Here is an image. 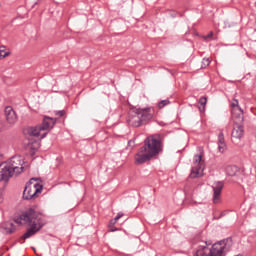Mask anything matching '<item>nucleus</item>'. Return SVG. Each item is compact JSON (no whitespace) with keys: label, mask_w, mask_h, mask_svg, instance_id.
I'll use <instances>...</instances> for the list:
<instances>
[{"label":"nucleus","mask_w":256,"mask_h":256,"mask_svg":"<svg viewBox=\"0 0 256 256\" xmlns=\"http://www.w3.org/2000/svg\"><path fill=\"white\" fill-rule=\"evenodd\" d=\"M153 157L145 151H141L139 148L138 153L134 156V161L136 165H143V163H147V161H151Z\"/></svg>","instance_id":"12"},{"label":"nucleus","mask_w":256,"mask_h":256,"mask_svg":"<svg viewBox=\"0 0 256 256\" xmlns=\"http://www.w3.org/2000/svg\"><path fill=\"white\" fill-rule=\"evenodd\" d=\"M244 133H245V129L243 128V125H239V124L234 125L232 134H231L232 143H235V144L239 143L241 139H243Z\"/></svg>","instance_id":"9"},{"label":"nucleus","mask_w":256,"mask_h":256,"mask_svg":"<svg viewBox=\"0 0 256 256\" xmlns=\"http://www.w3.org/2000/svg\"><path fill=\"white\" fill-rule=\"evenodd\" d=\"M204 39H213V31L209 32L206 36H204Z\"/></svg>","instance_id":"24"},{"label":"nucleus","mask_w":256,"mask_h":256,"mask_svg":"<svg viewBox=\"0 0 256 256\" xmlns=\"http://www.w3.org/2000/svg\"><path fill=\"white\" fill-rule=\"evenodd\" d=\"M14 223L17 225H27L29 228L19 238V243L23 245L26 239H31L33 235H37L42 227H45V218L43 214L33 208L22 212L19 216L14 218Z\"/></svg>","instance_id":"1"},{"label":"nucleus","mask_w":256,"mask_h":256,"mask_svg":"<svg viewBox=\"0 0 256 256\" xmlns=\"http://www.w3.org/2000/svg\"><path fill=\"white\" fill-rule=\"evenodd\" d=\"M226 173L230 177H235V175H237V173H239V168L237 166H233V165L227 166Z\"/></svg>","instance_id":"16"},{"label":"nucleus","mask_w":256,"mask_h":256,"mask_svg":"<svg viewBox=\"0 0 256 256\" xmlns=\"http://www.w3.org/2000/svg\"><path fill=\"white\" fill-rule=\"evenodd\" d=\"M47 137V132H44L42 135H40V139H45Z\"/></svg>","instance_id":"28"},{"label":"nucleus","mask_w":256,"mask_h":256,"mask_svg":"<svg viewBox=\"0 0 256 256\" xmlns=\"http://www.w3.org/2000/svg\"><path fill=\"white\" fill-rule=\"evenodd\" d=\"M204 169L205 162L203 161V157L199 154L195 155L193 158V166L190 172L191 179H197V177H201V172Z\"/></svg>","instance_id":"6"},{"label":"nucleus","mask_w":256,"mask_h":256,"mask_svg":"<svg viewBox=\"0 0 256 256\" xmlns=\"http://www.w3.org/2000/svg\"><path fill=\"white\" fill-rule=\"evenodd\" d=\"M170 104H171V101H169V99L161 100L160 102H158V108L164 109V107H167V105H170Z\"/></svg>","instance_id":"21"},{"label":"nucleus","mask_w":256,"mask_h":256,"mask_svg":"<svg viewBox=\"0 0 256 256\" xmlns=\"http://www.w3.org/2000/svg\"><path fill=\"white\" fill-rule=\"evenodd\" d=\"M8 228H7V233H9L10 235L15 233V231L17 230V227L15 226V224H13V222L8 223Z\"/></svg>","instance_id":"22"},{"label":"nucleus","mask_w":256,"mask_h":256,"mask_svg":"<svg viewBox=\"0 0 256 256\" xmlns=\"http://www.w3.org/2000/svg\"><path fill=\"white\" fill-rule=\"evenodd\" d=\"M43 191V185L37 178H31L25 185L22 198L25 201H33L41 195Z\"/></svg>","instance_id":"3"},{"label":"nucleus","mask_w":256,"mask_h":256,"mask_svg":"<svg viewBox=\"0 0 256 256\" xmlns=\"http://www.w3.org/2000/svg\"><path fill=\"white\" fill-rule=\"evenodd\" d=\"M218 151L219 153H225V151H227V144L225 143V135L223 132L218 134Z\"/></svg>","instance_id":"15"},{"label":"nucleus","mask_w":256,"mask_h":256,"mask_svg":"<svg viewBox=\"0 0 256 256\" xmlns=\"http://www.w3.org/2000/svg\"><path fill=\"white\" fill-rule=\"evenodd\" d=\"M209 65H211V59L203 58L202 59L201 69H207V67H209Z\"/></svg>","instance_id":"20"},{"label":"nucleus","mask_w":256,"mask_h":256,"mask_svg":"<svg viewBox=\"0 0 256 256\" xmlns=\"http://www.w3.org/2000/svg\"><path fill=\"white\" fill-rule=\"evenodd\" d=\"M123 213L122 212H119L117 215H116V217L114 218L115 219V221H119V219H121V217H123Z\"/></svg>","instance_id":"27"},{"label":"nucleus","mask_w":256,"mask_h":256,"mask_svg":"<svg viewBox=\"0 0 256 256\" xmlns=\"http://www.w3.org/2000/svg\"><path fill=\"white\" fill-rule=\"evenodd\" d=\"M54 114L56 117H65V110L55 111Z\"/></svg>","instance_id":"23"},{"label":"nucleus","mask_w":256,"mask_h":256,"mask_svg":"<svg viewBox=\"0 0 256 256\" xmlns=\"http://www.w3.org/2000/svg\"><path fill=\"white\" fill-rule=\"evenodd\" d=\"M110 231H111V233H113V232L117 231V228L112 226V227H110Z\"/></svg>","instance_id":"29"},{"label":"nucleus","mask_w":256,"mask_h":256,"mask_svg":"<svg viewBox=\"0 0 256 256\" xmlns=\"http://www.w3.org/2000/svg\"><path fill=\"white\" fill-rule=\"evenodd\" d=\"M116 224H117V220H115V218H114V219L110 220L109 227H114Z\"/></svg>","instance_id":"26"},{"label":"nucleus","mask_w":256,"mask_h":256,"mask_svg":"<svg viewBox=\"0 0 256 256\" xmlns=\"http://www.w3.org/2000/svg\"><path fill=\"white\" fill-rule=\"evenodd\" d=\"M9 55H11L9 49H7L6 46H0V59H5V57H9Z\"/></svg>","instance_id":"18"},{"label":"nucleus","mask_w":256,"mask_h":256,"mask_svg":"<svg viewBox=\"0 0 256 256\" xmlns=\"http://www.w3.org/2000/svg\"><path fill=\"white\" fill-rule=\"evenodd\" d=\"M199 103L202 107V108L201 107L199 108L200 111H205V105H207V97H205V96L200 97Z\"/></svg>","instance_id":"19"},{"label":"nucleus","mask_w":256,"mask_h":256,"mask_svg":"<svg viewBox=\"0 0 256 256\" xmlns=\"http://www.w3.org/2000/svg\"><path fill=\"white\" fill-rule=\"evenodd\" d=\"M231 107H232V114L235 113L236 109L239 111V113L241 115H243V109H241L239 107V100L237 99H233L232 102H231Z\"/></svg>","instance_id":"17"},{"label":"nucleus","mask_w":256,"mask_h":256,"mask_svg":"<svg viewBox=\"0 0 256 256\" xmlns=\"http://www.w3.org/2000/svg\"><path fill=\"white\" fill-rule=\"evenodd\" d=\"M227 255V240H221L214 243L209 252V256H226Z\"/></svg>","instance_id":"7"},{"label":"nucleus","mask_w":256,"mask_h":256,"mask_svg":"<svg viewBox=\"0 0 256 256\" xmlns=\"http://www.w3.org/2000/svg\"><path fill=\"white\" fill-rule=\"evenodd\" d=\"M56 123L57 118L44 116L41 125L28 128V135H30L31 137H39V135H41V131H51V129L55 127Z\"/></svg>","instance_id":"5"},{"label":"nucleus","mask_w":256,"mask_h":256,"mask_svg":"<svg viewBox=\"0 0 256 256\" xmlns=\"http://www.w3.org/2000/svg\"><path fill=\"white\" fill-rule=\"evenodd\" d=\"M223 187H225V182L217 181L213 184V203H221V193L223 191Z\"/></svg>","instance_id":"8"},{"label":"nucleus","mask_w":256,"mask_h":256,"mask_svg":"<svg viewBox=\"0 0 256 256\" xmlns=\"http://www.w3.org/2000/svg\"><path fill=\"white\" fill-rule=\"evenodd\" d=\"M5 116H6V121L10 125H13L17 121V113L15 110H13V107L11 106H6L5 107Z\"/></svg>","instance_id":"14"},{"label":"nucleus","mask_w":256,"mask_h":256,"mask_svg":"<svg viewBox=\"0 0 256 256\" xmlns=\"http://www.w3.org/2000/svg\"><path fill=\"white\" fill-rule=\"evenodd\" d=\"M209 253V243L202 241L199 242V245L195 248L194 256H209Z\"/></svg>","instance_id":"13"},{"label":"nucleus","mask_w":256,"mask_h":256,"mask_svg":"<svg viewBox=\"0 0 256 256\" xmlns=\"http://www.w3.org/2000/svg\"><path fill=\"white\" fill-rule=\"evenodd\" d=\"M223 215H225L223 212L220 215H217V212L214 213V219L218 220L221 219V217H223Z\"/></svg>","instance_id":"25"},{"label":"nucleus","mask_w":256,"mask_h":256,"mask_svg":"<svg viewBox=\"0 0 256 256\" xmlns=\"http://www.w3.org/2000/svg\"><path fill=\"white\" fill-rule=\"evenodd\" d=\"M128 123L132 127H141V125H143V120H141V116H139L137 109L129 112Z\"/></svg>","instance_id":"11"},{"label":"nucleus","mask_w":256,"mask_h":256,"mask_svg":"<svg viewBox=\"0 0 256 256\" xmlns=\"http://www.w3.org/2000/svg\"><path fill=\"white\" fill-rule=\"evenodd\" d=\"M141 151H145L150 157H157L160 151H163V143L159 135L149 136L144 141Z\"/></svg>","instance_id":"4"},{"label":"nucleus","mask_w":256,"mask_h":256,"mask_svg":"<svg viewBox=\"0 0 256 256\" xmlns=\"http://www.w3.org/2000/svg\"><path fill=\"white\" fill-rule=\"evenodd\" d=\"M138 111L139 117L142 120V123L147 121H151L153 119V115H155V110L151 107L143 108V109H136Z\"/></svg>","instance_id":"10"},{"label":"nucleus","mask_w":256,"mask_h":256,"mask_svg":"<svg viewBox=\"0 0 256 256\" xmlns=\"http://www.w3.org/2000/svg\"><path fill=\"white\" fill-rule=\"evenodd\" d=\"M33 251H35V247H32Z\"/></svg>","instance_id":"30"},{"label":"nucleus","mask_w":256,"mask_h":256,"mask_svg":"<svg viewBox=\"0 0 256 256\" xmlns=\"http://www.w3.org/2000/svg\"><path fill=\"white\" fill-rule=\"evenodd\" d=\"M25 165V158L21 155L11 157L7 162L0 164L1 181H9L10 177L21 175Z\"/></svg>","instance_id":"2"}]
</instances>
